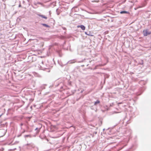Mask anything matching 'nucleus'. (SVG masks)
<instances>
[{"instance_id": "f257e3e1", "label": "nucleus", "mask_w": 151, "mask_h": 151, "mask_svg": "<svg viewBox=\"0 0 151 151\" xmlns=\"http://www.w3.org/2000/svg\"><path fill=\"white\" fill-rule=\"evenodd\" d=\"M40 40H38L37 39H35L34 40H32L30 39V40H32L33 41L32 42V43L34 44L35 45L41 44L42 46H43L44 45V43L43 42H40Z\"/></svg>"}, {"instance_id": "9d476101", "label": "nucleus", "mask_w": 151, "mask_h": 151, "mask_svg": "<svg viewBox=\"0 0 151 151\" xmlns=\"http://www.w3.org/2000/svg\"><path fill=\"white\" fill-rule=\"evenodd\" d=\"M2 115H3V114H1V115H0V117H1V116H2Z\"/></svg>"}, {"instance_id": "9b49d317", "label": "nucleus", "mask_w": 151, "mask_h": 151, "mask_svg": "<svg viewBox=\"0 0 151 151\" xmlns=\"http://www.w3.org/2000/svg\"><path fill=\"white\" fill-rule=\"evenodd\" d=\"M26 136L27 137H28V135H26Z\"/></svg>"}, {"instance_id": "6e6552de", "label": "nucleus", "mask_w": 151, "mask_h": 151, "mask_svg": "<svg viewBox=\"0 0 151 151\" xmlns=\"http://www.w3.org/2000/svg\"><path fill=\"white\" fill-rule=\"evenodd\" d=\"M35 130H38V132H39V131H40V129H38L37 128Z\"/></svg>"}, {"instance_id": "423d86ee", "label": "nucleus", "mask_w": 151, "mask_h": 151, "mask_svg": "<svg viewBox=\"0 0 151 151\" xmlns=\"http://www.w3.org/2000/svg\"><path fill=\"white\" fill-rule=\"evenodd\" d=\"M100 102L99 101L97 100L94 103V105H96L97 104L100 103Z\"/></svg>"}, {"instance_id": "1a4fd4ad", "label": "nucleus", "mask_w": 151, "mask_h": 151, "mask_svg": "<svg viewBox=\"0 0 151 151\" xmlns=\"http://www.w3.org/2000/svg\"><path fill=\"white\" fill-rule=\"evenodd\" d=\"M88 35L91 36H93V35Z\"/></svg>"}, {"instance_id": "f03ea898", "label": "nucleus", "mask_w": 151, "mask_h": 151, "mask_svg": "<svg viewBox=\"0 0 151 151\" xmlns=\"http://www.w3.org/2000/svg\"><path fill=\"white\" fill-rule=\"evenodd\" d=\"M143 33L144 36H146L151 33L147 29H144L143 31Z\"/></svg>"}, {"instance_id": "0eeeda50", "label": "nucleus", "mask_w": 151, "mask_h": 151, "mask_svg": "<svg viewBox=\"0 0 151 151\" xmlns=\"http://www.w3.org/2000/svg\"><path fill=\"white\" fill-rule=\"evenodd\" d=\"M42 25L43 26H44L45 27H50V26L49 25H48L45 24H42Z\"/></svg>"}, {"instance_id": "20e7f679", "label": "nucleus", "mask_w": 151, "mask_h": 151, "mask_svg": "<svg viewBox=\"0 0 151 151\" xmlns=\"http://www.w3.org/2000/svg\"><path fill=\"white\" fill-rule=\"evenodd\" d=\"M37 15L38 16H40V17H41L42 18H44L45 19H46L47 18V17L44 16V15H40V14H38Z\"/></svg>"}, {"instance_id": "7ed1b4c3", "label": "nucleus", "mask_w": 151, "mask_h": 151, "mask_svg": "<svg viewBox=\"0 0 151 151\" xmlns=\"http://www.w3.org/2000/svg\"><path fill=\"white\" fill-rule=\"evenodd\" d=\"M77 27H80L83 30H84L85 29V27L83 25H78Z\"/></svg>"}, {"instance_id": "39448f33", "label": "nucleus", "mask_w": 151, "mask_h": 151, "mask_svg": "<svg viewBox=\"0 0 151 151\" xmlns=\"http://www.w3.org/2000/svg\"><path fill=\"white\" fill-rule=\"evenodd\" d=\"M120 13L121 14H123V13H126V14H129V13L128 12L126 11H122L120 12Z\"/></svg>"}]
</instances>
